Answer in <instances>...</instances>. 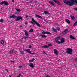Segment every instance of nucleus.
I'll use <instances>...</instances> for the list:
<instances>
[{
  "label": "nucleus",
  "mask_w": 77,
  "mask_h": 77,
  "mask_svg": "<svg viewBox=\"0 0 77 77\" xmlns=\"http://www.w3.org/2000/svg\"><path fill=\"white\" fill-rule=\"evenodd\" d=\"M64 3H65L66 5H68L69 6H72V5L73 3L71 1H68V0H64L63 1Z\"/></svg>",
  "instance_id": "1"
},
{
  "label": "nucleus",
  "mask_w": 77,
  "mask_h": 77,
  "mask_svg": "<svg viewBox=\"0 0 77 77\" xmlns=\"http://www.w3.org/2000/svg\"><path fill=\"white\" fill-rule=\"evenodd\" d=\"M32 21L34 22V23L32 21H31L30 22V23H31V24H36L39 27H40L41 25H40L39 23H38L37 22H36L35 21V20H34V19L33 18H32Z\"/></svg>",
  "instance_id": "2"
},
{
  "label": "nucleus",
  "mask_w": 77,
  "mask_h": 77,
  "mask_svg": "<svg viewBox=\"0 0 77 77\" xmlns=\"http://www.w3.org/2000/svg\"><path fill=\"white\" fill-rule=\"evenodd\" d=\"M67 51H66V53H67L68 54H70L71 55H72V49L68 48L67 49Z\"/></svg>",
  "instance_id": "3"
},
{
  "label": "nucleus",
  "mask_w": 77,
  "mask_h": 77,
  "mask_svg": "<svg viewBox=\"0 0 77 77\" xmlns=\"http://www.w3.org/2000/svg\"><path fill=\"white\" fill-rule=\"evenodd\" d=\"M53 2H55V3L57 4V5H60V6H62V3L59 2V1H57L56 0H52Z\"/></svg>",
  "instance_id": "4"
},
{
  "label": "nucleus",
  "mask_w": 77,
  "mask_h": 77,
  "mask_svg": "<svg viewBox=\"0 0 77 77\" xmlns=\"http://www.w3.org/2000/svg\"><path fill=\"white\" fill-rule=\"evenodd\" d=\"M41 31H42V32H42V34L43 35H45V34H48V35H51V33L50 32H45V31L42 30Z\"/></svg>",
  "instance_id": "5"
},
{
  "label": "nucleus",
  "mask_w": 77,
  "mask_h": 77,
  "mask_svg": "<svg viewBox=\"0 0 77 77\" xmlns=\"http://www.w3.org/2000/svg\"><path fill=\"white\" fill-rule=\"evenodd\" d=\"M68 32V30L67 29H66L62 32L63 35H65Z\"/></svg>",
  "instance_id": "6"
},
{
  "label": "nucleus",
  "mask_w": 77,
  "mask_h": 77,
  "mask_svg": "<svg viewBox=\"0 0 77 77\" xmlns=\"http://www.w3.org/2000/svg\"><path fill=\"white\" fill-rule=\"evenodd\" d=\"M26 51H27L28 53H30V54H35V53H31V51H30V49H26Z\"/></svg>",
  "instance_id": "7"
},
{
  "label": "nucleus",
  "mask_w": 77,
  "mask_h": 77,
  "mask_svg": "<svg viewBox=\"0 0 77 77\" xmlns=\"http://www.w3.org/2000/svg\"><path fill=\"white\" fill-rule=\"evenodd\" d=\"M20 20H23V17L21 16H18L17 17L16 20L17 21H19Z\"/></svg>",
  "instance_id": "8"
},
{
  "label": "nucleus",
  "mask_w": 77,
  "mask_h": 77,
  "mask_svg": "<svg viewBox=\"0 0 77 77\" xmlns=\"http://www.w3.org/2000/svg\"><path fill=\"white\" fill-rule=\"evenodd\" d=\"M29 66L31 68H34V66H33V64L32 63H31L28 64Z\"/></svg>",
  "instance_id": "9"
},
{
  "label": "nucleus",
  "mask_w": 77,
  "mask_h": 77,
  "mask_svg": "<svg viewBox=\"0 0 77 77\" xmlns=\"http://www.w3.org/2000/svg\"><path fill=\"white\" fill-rule=\"evenodd\" d=\"M10 17L11 18H17V16L14 15H13L11 16H10Z\"/></svg>",
  "instance_id": "10"
},
{
  "label": "nucleus",
  "mask_w": 77,
  "mask_h": 77,
  "mask_svg": "<svg viewBox=\"0 0 77 77\" xmlns=\"http://www.w3.org/2000/svg\"><path fill=\"white\" fill-rule=\"evenodd\" d=\"M70 0L72 1V3H73V4H72V5H74V3H76L77 1V0Z\"/></svg>",
  "instance_id": "11"
},
{
  "label": "nucleus",
  "mask_w": 77,
  "mask_h": 77,
  "mask_svg": "<svg viewBox=\"0 0 77 77\" xmlns=\"http://www.w3.org/2000/svg\"><path fill=\"white\" fill-rule=\"evenodd\" d=\"M69 37L70 38V39H73L74 40H75V39H76V38H74V37H73V36L71 35H70Z\"/></svg>",
  "instance_id": "12"
},
{
  "label": "nucleus",
  "mask_w": 77,
  "mask_h": 77,
  "mask_svg": "<svg viewBox=\"0 0 77 77\" xmlns=\"http://www.w3.org/2000/svg\"><path fill=\"white\" fill-rule=\"evenodd\" d=\"M54 53L56 54V55H58V51H57L56 49H54Z\"/></svg>",
  "instance_id": "13"
},
{
  "label": "nucleus",
  "mask_w": 77,
  "mask_h": 77,
  "mask_svg": "<svg viewBox=\"0 0 77 77\" xmlns=\"http://www.w3.org/2000/svg\"><path fill=\"white\" fill-rule=\"evenodd\" d=\"M70 17L71 18L72 20H74L75 19V17L72 15H70Z\"/></svg>",
  "instance_id": "14"
},
{
  "label": "nucleus",
  "mask_w": 77,
  "mask_h": 77,
  "mask_svg": "<svg viewBox=\"0 0 77 77\" xmlns=\"http://www.w3.org/2000/svg\"><path fill=\"white\" fill-rule=\"evenodd\" d=\"M65 20L66 21V22H67L69 24H70L71 23V22H70V21H69V20H68L67 19H65Z\"/></svg>",
  "instance_id": "15"
},
{
  "label": "nucleus",
  "mask_w": 77,
  "mask_h": 77,
  "mask_svg": "<svg viewBox=\"0 0 77 77\" xmlns=\"http://www.w3.org/2000/svg\"><path fill=\"white\" fill-rule=\"evenodd\" d=\"M24 32H25V35L26 36H29V34L26 31H24Z\"/></svg>",
  "instance_id": "16"
},
{
  "label": "nucleus",
  "mask_w": 77,
  "mask_h": 77,
  "mask_svg": "<svg viewBox=\"0 0 77 77\" xmlns=\"http://www.w3.org/2000/svg\"><path fill=\"white\" fill-rule=\"evenodd\" d=\"M52 29L53 31L54 32H55V33H57V30L56 29H55L54 28H52Z\"/></svg>",
  "instance_id": "17"
},
{
  "label": "nucleus",
  "mask_w": 77,
  "mask_h": 77,
  "mask_svg": "<svg viewBox=\"0 0 77 77\" xmlns=\"http://www.w3.org/2000/svg\"><path fill=\"white\" fill-rule=\"evenodd\" d=\"M4 4L5 5H6V6H8V3L6 1H4Z\"/></svg>",
  "instance_id": "18"
},
{
  "label": "nucleus",
  "mask_w": 77,
  "mask_h": 77,
  "mask_svg": "<svg viewBox=\"0 0 77 77\" xmlns=\"http://www.w3.org/2000/svg\"><path fill=\"white\" fill-rule=\"evenodd\" d=\"M60 36L57 37V38H55V41H58V40H59V39H60Z\"/></svg>",
  "instance_id": "19"
},
{
  "label": "nucleus",
  "mask_w": 77,
  "mask_h": 77,
  "mask_svg": "<svg viewBox=\"0 0 77 77\" xmlns=\"http://www.w3.org/2000/svg\"><path fill=\"white\" fill-rule=\"evenodd\" d=\"M40 36H41V37H42V38H46L47 37V36L44 35H40Z\"/></svg>",
  "instance_id": "20"
},
{
  "label": "nucleus",
  "mask_w": 77,
  "mask_h": 77,
  "mask_svg": "<svg viewBox=\"0 0 77 77\" xmlns=\"http://www.w3.org/2000/svg\"><path fill=\"white\" fill-rule=\"evenodd\" d=\"M35 15L36 17H38L39 18H40V19H41V18H42V17H41V16L39 15H38L37 14H36Z\"/></svg>",
  "instance_id": "21"
},
{
  "label": "nucleus",
  "mask_w": 77,
  "mask_h": 77,
  "mask_svg": "<svg viewBox=\"0 0 77 77\" xmlns=\"http://www.w3.org/2000/svg\"><path fill=\"white\" fill-rule=\"evenodd\" d=\"M14 51V50H11V51H10L9 52V54H12V53H13V51Z\"/></svg>",
  "instance_id": "22"
},
{
  "label": "nucleus",
  "mask_w": 77,
  "mask_h": 77,
  "mask_svg": "<svg viewBox=\"0 0 77 77\" xmlns=\"http://www.w3.org/2000/svg\"><path fill=\"white\" fill-rule=\"evenodd\" d=\"M61 43H63L65 42V39L64 38H62V39L61 40Z\"/></svg>",
  "instance_id": "23"
},
{
  "label": "nucleus",
  "mask_w": 77,
  "mask_h": 77,
  "mask_svg": "<svg viewBox=\"0 0 77 77\" xmlns=\"http://www.w3.org/2000/svg\"><path fill=\"white\" fill-rule=\"evenodd\" d=\"M44 12L45 14H48V15H49L50 14V13L48 12V11H44Z\"/></svg>",
  "instance_id": "24"
},
{
  "label": "nucleus",
  "mask_w": 77,
  "mask_h": 77,
  "mask_svg": "<svg viewBox=\"0 0 77 77\" xmlns=\"http://www.w3.org/2000/svg\"><path fill=\"white\" fill-rule=\"evenodd\" d=\"M49 3L51 4V5H54V3H53V2H51V1H50Z\"/></svg>",
  "instance_id": "25"
},
{
  "label": "nucleus",
  "mask_w": 77,
  "mask_h": 77,
  "mask_svg": "<svg viewBox=\"0 0 77 77\" xmlns=\"http://www.w3.org/2000/svg\"><path fill=\"white\" fill-rule=\"evenodd\" d=\"M29 32H33V29H30V30L29 31Z\"/></svg>",
  "instance_id": "26"
},
{
  "label": "nucleus",
  "mask_w": 77,
  "mask_h": 77,
  "mask_svg": "<svg viewBox=\"0 0 77 77\" xmlns=\"http://www.w3.org/2000/svg\"><path fill=\"white\" fill-rule=\"evenodd\" d=\"M56 42L58 44H60L61 43V42H60L59 41H56Z\"/></svg>",
  "instance_id": "27"
},
{
  "label": "nucleus",
  "mask_w": 77,
  "mask_h": 77,
  "mask_svg": "<svg viewBox=\"0 0 77 77\" xmlns=\"http://www.w3.org/2000/svg\"><path fill=\"white\" fill-rule=\"evenodd\" d=\"M16 10L17 11V12H21V10L20 9H18V8H17L16 9Z\"/></svg>",
  "instance_id": "28"
},
{
  "label": "nucleus",
  "mask_w": 77,
  "mask_h": 77,
  "mask_svg": "<svg viewBox=\"0 0 77 77\" xmlns=\"http://www.w3.org/2000/svg\"><path fill=\"white\" fill-rule=\"evenodd\" d=\"M77 24V21L73 25V26H75Z\"/></svg>",
  "instance_id": "29"
},
{
  "label": "nucleus",
  "mask_w": 77,
  "mask_h": 77,
  "mask_svg": "<svg viewBox=\"0 0 77 77\" xmlns=\"http://www.w3.org/2000/svg\"><path fill=\"white\" fill-rule=\"evenodd\" d=\"M1 44H4V41H3V40H1Z\"/></svg>",
  "instance_id": "30"
},
{
  "label": "nucleus",
  "mask_w": 77,
  "mask_h": 77,
  "mask_svg": "<svg viewBox=\"0 0 77 77\" xmlns=\"http://www.w3.org/2000/svg\"><path fill=\"white\" fill-rule=\"evenodd\" d=\"M42 48H48V46L45 45L43 46H42Z\"/></svg>",
  "instance_id": "31"
},
{
  "label": "nucleus",
  "mask_w": 77,
  "mask_h": 77,
  "mask_svg": "<svg viewBox=\"0 0 77 77\" xmlns=\"http://www.w3.org/2000/svg\"><path fill=\"white\" fill-rule=\"evenodd\" d=\"M20 52L21 54H24V51H20Z\"/></svg>",
  "instance_id": "32"
},
{
  "label": "nucleus",
  "mask_w": 77,
  "mask_h": 77,
  "mask_svg": "<svg viewBox=\"0 0 77 77\" xmlns=\"http://www.w3.org/2000/svg\"><path fill=\"white\" fill-rule=\"evenodd\" d=\"M3 4H4V1H2L0 3V4L1 5H3Z\"/></svg>",
  "instance_id": "33"
},
{
  "label": "nucleus",
  "mask_w": 77,
  "mask_h": 77,
  "mask_svg": "<svg viewBox=\"0 0 77 77\" xmlns=\"http://www.w3.org/2000/svg\"><path fill=\"white\" fill-rule=\"evenodd\" d=\"M4 21V20H3L2 19H1V20H0V22H3Z\"/></svg>",
  "instance_id": "34"
},
{
  "label": "nucleus",
  "mask_w": 77,
  "mask_h": 77,
  "mask_svg": "<svg viewBox=\"0 0 77 77\" xmlns=\"http://www.w3.org/2000/svg\"><path fill=\"white\" fill-rule=\"evenodd\" d=\"M34 60H35V59L34 58H32L31 60L29 61H30V62H33Z\"/></svg>",
  "instance_id": "35"
},
{
  "label": "nucleus",
  "mask_w": 77,
  "mask_h": 77,
  "mask_svg": "<svg viewBox=\"0 0 77 77\" xmlns=\"http://www.w3.org/2000/svg\"><path fill=\"white\" fill-rule=\"evenodd\" d=\"M29 48H32V45H29Z\"/></svg>",
  "instance_id": "36"
},
{
  "label": "nucleus",
  "mask_w": 77,
  "mask_h": 77,
  "mask_svg": "<svg viewBox=\"0 0 77 77\" xmlns=\"http://www.w3.org/2000/svg\"><path fill=\"white\" fill-rule=\"evenodd\" d=\"M56 29H57L58 30H60V28H59V27H56Z\"/></svg>",
  "instance_id": "37"
},
{
  "label": "nucleus",
  "mask_w": 77,
  "mask_h": 77,
  "mask_svg": "<svg viewBox=\"0 0 77 77\" xmlns=\"http://www.w3.org/2000/svg\"><path fill=\"white\" fill-rule=\"evenodd\" d=\"M43 52L44 54H46V55H47V54L45 53V51H43Z\"/></svg>",
  "instance_id": "38"
},
{
  "label": "nucleus",
  "mask_w": 77,
  "mask_h": 77,
  "mask_svg": "<svg viewBox=\"0 0 77 77\" xmlns=\"http://www.w3.org/2000/svg\"><path fill=\"white\" fill-rule=\"evenodd\" d=\"M48 47H50V46H51V45H52V44H49L48 45Z\"/></svg>",
  "instance_id": "39"
},
{
  "label": "nucleus",
  "mask_w": 77,
  "mask_h": 77,
  "mask_svg": "<svg viewBox=\"0 0 77 77\" xmlns=\"http://www.w3.org/2000/svg\"><path fill=\"white\" fill-rule=\"evenodd\" d=\"M21 76V74L20 73L19 74V75L18 76V77H20Z\"/></svg>",
  "instance_id": "40"
},
{
  "label": "nucleus",
  "mask_w": 77,
  "mask_h": 77,
  "mask_svg": "<svg viewBox=\"0 0 77 77\" xmlns=\"http://www.w3.org/2000/svg\"><path fill=\"white\" fill-rule=\"evenodd\" d=\"M25 38V39H28L29 38L28 37H24Z\"/></svg>",
  "instance_id": "41"
},
{
  "label": "nucleus",
  "mask_w": 77,
  "mask_h": 77,
  "mask_svg": "<svg viewBox=\"0 0 77 77\" xmlns=\"http://www.w3.org/2000/svg\"><path fill=\"white\" fill-rule=\"evenodd\" d=\"M73 9L75 10H76V11H77V8H74Z\"/></svg>",
  "instance_id": "42"
},
{
  "label": "nucleus",
  "mask_w": 77,
  "mask_h": 77,
  "mask_svg": "<svg viewBox=\"0 0 77 77\" xmlns=\"http://www.w3.org/2000/svg\"><path fill=\"white\" fill-rule=\"evenodd\" d=\"M25 24H27V21H26L25 23Z\"/></svg>",
  "instance_id": "43"
},
{
  "label": "nucleus",
  "mask_w": 77,
  "mask_h": 77,
  "mask_svg": "<svg viewBox=\"0 0 77 77\" xmlns=\"http://www.w3.org/2000/svg\"><path fill=\"white\" fill-rule=\"evenodd\" d=\"M32 2H33V0H32L30 2H29V3H32Z\"/></svg>",
  "instance_id": "44"
},
{
  "label": "nucleus",
  "mask_w": 77,
  "mask_h": 77,
  "mask_svg": "<svg viewBox=\"0 0 77 77\" xmlns=\"http://www.w3.org/2000/svg\"><path fill=\"white\" fill-rule=\"evenodd\" d=\"M75 61H77V58H75Z\"/></svg>",
  "instance_id": "45"
},
{
  "label": "nucleus",
  "mask_w": 77,
  "mask_h": 77,
  "mask_svg": "<svg viewBox=\"0 0 77 77\" xmlns=\"http://www.w3.org/2000/svg\"><path fill=\"white\" fill-rule=\"evenodd\" d=\"M5 70L6 71H7V72H8V71H9V70L8 69H5Z\"/></svg>",
  "instance_id": "46"
},
{
  "label": "nucleus",
  "mask_w": 77,
  "mask_h": 77,
  "mask_svg": "<svg viewBox=\"0 0 77 77\" xmlns=\"http://www.w3.org/2000/svg\"><path fill=\"white\" fill-rule=\"evenodd\" d=\"M19 68H22V66H19Z\"/></svg>",
  "instance_id": "47"
},
{
  "label": "nucleus",
  "mask_w": 77,
  "mask_h": 77,
  "mask_svg": "<svg viewBox=\"0 0 77 77\" xmlns=\"http://www.w3.org/2000/svg\"><path fill=\"white\" fill-rule=\"evenodd\" d=\"M35 3H37V1H35Z\"/></svg>",
  "instance_id": "48"
},
{
  "label": "nucleus",
  "mask_w": 77,
  "mask_h": 77,
  "mask_svg": "<svg viewBox=\"0 0 77 77\" xmlns=\"http://www.w3.org/2000/svg\"><path fill=\"white\" fill-rule=\"evenodd\" d=\"M13 52H14V53H15V52H16V51H14V50H13Z\"/></svg>",
  "instance_id": "49"
},
{
  "label": "nucleus",
  "mask_w": 77,
  "mask_h": 77,
  "mask_svg": "<svg viewBox=\"0 0 77 77\" xmlns=\"http://www.w3.org/2000/svg\"><path fill=\"white\" fill-rule=\"evenodd\" d=\"M46 77H49V75H47Z\"/></svg>",
  "instance_id": "50"
},
{
  "label": "nucleus",
  "mask_w": 77,
  "mask_h": 77,
  "mask_svg": "<svg viewBox=\"0 0 77 77\" xmlns=\"http://www.w3.org/2000/svg\"><path fill=\"white\" fill-rule=\"evenodd\" d=\"M11 62H13V63H14V61H11Z\"/></svg>",
  "instance_id": "51"
},
{
  "label": "nucleus",
  "mask_w": 77,
  "mask_h": 77,
  "mask_svg": "<svg viewBox=\"0 0 77 77\" xmlns=\"http://www.w3.org/2000/svg\"><path fill=\"white\" fill-rule=\"evenodd\" d=\"M20 27H23V26H22V25H20Z\"/></svg>",
  "instance_id": "52"
},
{
  "label": "nucleus",
  "mask_w": 77,
  "mask_h": 77,
  "mask_svg": "<svg viewBox=\"0 0 77 77\" xmlns=\"http://www.w3.org/2000/svg\"><path fill=\"white\" fill-rule=\"evenodd\" d=\"M25 37H23V39H25Z\"/></svg>",
  "instance_id": "53"
},
{
  "label": "nucleus",
  "mask_w": 77,
  "mask_h": 77,
  "mask_svg": "<svg viewBox=\"0 0 77 77\" xmlns=\"http://www.w3.org/2000/svg\"><path fill=\"white\" fill-rule=\"evenodd\" d=\"M12 2H14V0H12Z\"/></svg>",
  "instance_id": "54"
},
{
  "label": "nucleus",
  "mask_w": 77,
  "mask_h": 77,
  "mask_svg": "<svg viewBox=\"0 0 77 77\" xmlns=\"http://www.w3.org/2000/svg\"><path fill=\"white\" fill-rule=\"evenodd\" d=\"M23 37L22 38H21V39H20L21 40H23Z\"/></svg>",
  "instance_id": "55"
},
{
  "label": "nucleus",
  "mask_w": 77,
  "mask_h": 77,
  "mask_svg": "<svg viewBox=\"0 0 77 77\" xmlns=\"http://www.w3.org/2000/svg\"><path fill=\"white\" fill-rule=\"evenodd\" d=\"M28 17V16L26 15V18H27Z\"/></svg>",
  "instance_id": "56"
},
{
  "label": "nucleus",
  "mask_w": 77,
  "mask_h": 77,
  "mask_svg": "<svg viewBox=\"0 0 77 77\" xmlns=\"http://www.w3.org/2000/svg\"><path fill=\"white\" fill-rule=\"evenodd\" d=\"M59 60H60V59H59V60H58V62L59 61Z\"/></svg>",
  "instance_id": "57"
},
{
  "label": "nucleus",
  "mask_w": 77,
  "mask_h": 77,
  "mask_svg": "<svg viewBox=\"0 0 77 77\" xmlns=\"http://www.w3.org/2000/svg\"><path fill=\"white\" fill-rule=\"evenodd\" d=\"M76 3H77V0L76 1Z\"/></svg>",
  "instance_id": "58"
},
{
  "label": "nucleus",
  "mask_w": 77,
  "mask_h": 77,
  "mask_svg": "<svg viewBox=\"0 0 77 77\" xmlns=\"http://www.w3.org/2000/svg\"><path fill=\"white\" fill-rule=\"evenodd\" d=\"M27 0V1H28V0Z\"/></svg>",
  "instance_id": "59"
},
{
  "label": "nucleus",
  "mask_w": 77,
  "mask_h": 77,
  "mask_svg": "<svg viewBox=\"0 0 77 77\" xmlns=\"http://www.w3.org/2000/svg\"><path fill=\"white\" fill-rule=\"evenodd\" d=\"M45 21H46V20H45Z\"/></svg>",
  "instance_id": "60"
}]
</instances>
